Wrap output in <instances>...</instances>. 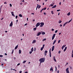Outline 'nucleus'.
I'll return each mask as SVG.
<instances>
[{
    "mask_svg": "<svg viewBox=\"0 0 73 73\" xmlns=\"http://www.w3.org/2000/svg\"><path fill=\"white\" fill-rule=\"evenodd\" d=\"M45 60V58H40V59L39 60V61L40 62V65H41V64L42 62L43 63L44 62Z\"/></svg>",
    "mask_w": 73,
    "mask_h": 73,
    "instance_id": "1",
    "label": "nucleus"
},
{
    "mask_svg": "<svg viewBox=\"0 0 73 73\" xmlns=\"http://www.w3.org/2000/svg\"><path fill=\"white\" fill-rule=\"evenodd\" d=\"M40 24L41 25H40V27H42L44 25V23L43 22H41L40 23Z\"/></svg>",
    "mask_w": 73,
    "mask_h": 73,
    "instance_id": "2",
    "label": "nucleus"
},
{
    "mask_svg": "<svg viewBox=\"0 0 73 73\" xmlns=\"http://www.w3.org/2000/svg\"><path fill=\"white\" fill-rule=\"evenodd\" d=\"M40 23L39 22L37 23L36 25V27H38V26H40Z\"/></svg>",
    "mask_w": 73,
    "mask_h": 73,
    "instance_id": "3",
    "label": "nucleus"
},
{
    "mask_svg": "<svg viewBox=\"0 0 73 73\" xmlns=\"http://www.w3.org/2000/svg\"><path fill=\"white\" fill-rule=\"evenodd\" d=\"M66 71L67 73H70L69 71V68H68L66 69Z\"/></svg>",
    "mask_w": 73,
    "mask_h": 73,
    "instance_id": "4",
    "label": "nucleus"
},
{
    "mask_svg": "<svg viewBox=\"0 0 73 73\" xmlns=\"http://www.w3.org/2000/svg\"><path fill=\"white\" fill-rule=\"evenodd\" d=\"M56 36V34H54L52 36V40H53L54 38V37H55V36Z\"/></svg>",
    "mask_w": 73,
    "mask_h": 73,
    "instance_id": "5",
    "label": "nucleus"
},
{
    "mask_svg": "<svg viewBox=\"0 0 73 73\" xmlns=\"http://www.w3.org/2000/svg\"><path fill=\"white\" fill-rule=\"evenodd\" d=\"M41 34V33L39 32L37 34L36 36H38L40 35Z\"/></svg>",
    "mask_w": 73,
    "mask_h": 73,
    "instance_id": "6",
    "label": "nucleus"
},
{
    "mask_svg": "<svg viewBox=\"0 0 73 73\" xmlns=\"http://www.w3.org/2000/svg\"><path fill=\"white\" fill-rule=\"evenodd\" d=\"M54 46H53L52 48V51H53L54 50Z\"/></svg>",
    "mask_w": 73,
    "mask_h": 73,
    "instance_id": "7",
    "label": "nucleus"
},
{
    "mask_svg": "<svg viewBox=\"0 0 73 73\" xmlns=\"http://www.w3.org/2000/svg\"><path fill=\"white\" fill-rule=\"evenodd\" d=\"M9 25H10V27H12V26L13 25V22H12V21H11Z\"/></svg>",
    "mask_w": 73,
    "mask_h": 73,
    "instance_id": "8",
    "label": "nucleus"
},
{
    "mask_svg": "<svg viewBox=\"0 0 73 73\" xmlns=\"http://www.w3.org/2000/svg\"><path fill=\"white\" fill-rule=\"evenodd\" d=\"M52 70V72L53 71V67H51L50 68V71H51Z\"/></svg>",
    "mask_w": 73,
    "mask_h": 73,
    "instance_id": "9",
    "label": "nucleus"
},
{
    "mask_svg": "<svg viewBox=\"0 0 73 73\" xmlns=\"http://www.w3.org/2000/svg\"><path fill=\"white\" fill-rule=\"evenodd\" d=\"M66 46V45L63 46L62 47V50L64 49V48H65V47Z\"/></svg>",
    "mask_w": 73,
    "mask_h": 73,
    "instance_id": "10",
    "label": "nucleus"
},
{
    "mask_svg": "<svg viewBox=\"0 0 73 73\" xmlns=\"http://www.w3.org/2000/svg\"><path fill=\"white\" fill-rule=\"evenodd\" d=\"M53 59L54 60V61L55 62H57V61H56V59H55V56H53Z\"/></svg>",
    "mask_w": 73,
    "mask_h": 73,
    "instance_id": "11",
    "label": "nucleus"
},
{
    "mask_svg": "<svg viewBox=\"0 0 73 73\" xmlns=\"http://www.w3.org/2000/svg\"><path fill=\"white\" fill-rule=\"evenodd\" d=\"M11 14H12V16H13V17H15V16L14 15V13H13V12H11Z\"/></svg>",
    "mask_w": 73,
    "mask_h": 73,
    "instance_id": "12",
    "label": "nucleus"
},
{
    "mask_svg": "<svg viewBox=\"0 0 73 73\" xmlns=\"http://www.w3.org/2000/svg\"><path fill=\"white\" fill-rule=\"evenodd\" d=\"M36 40H33V41L32 42V43H36Z\"/></svg>",
    "mask_w": 73,
    "mask_h": 73,
    "instance_id": "13",
    "label": "nucleus"
},
{
    "mask_svg": "<svg viewBox=\"0 0 73 73\" xmlns=\"http://www.w3.org/2000/svg\"><path fill=\"white\" fill-rule=\"evenodd\" d=\"M67 49V47H66L64 48V52H65L66 51V49Z\"/></svg>",
    "mask_w": 73,
    "mask_h": 73,
    "instance_id": "14",
    "label": "nucleus"
},
{
    "mask_svg": "<svg viewBox=\"0 0 73 73\" xmlns=\"http://www.w3.org/2000/svg\"><path fill=\"white\" fill-rule=\"evenodd\" d=\"M18 48V45H17V46H16L15 48V49H17V48Z\"/></svg>",
    "mask_w": 73,
    "mask_h": 73,
    "instance_id": "15",
    "label": "nucleus"
},
{
    "mask_svg": "<svg viewBox=\"0 0 73 73\" xmlns=\"http://www.w3.org/2000/svg\"><path fill=\"white\" fill-rule=\"evenodd\" d=\"M56 40H55L54 41L53 43V44L54 45V44L56 43Z\"/></svg>",
    "mask_w": 73,
    "mask_h": 73,
    "instance_id": "16",
    "label": "nucleus"
},
{
    "mask_svg": "<svg viewBox=\"0 0 73 73\" xmlns=\"http://www.w3.org/2000/svg\"><path fill=\"white\" fill-rule=\"evenodd\" d=\"M45 32H42V35H45Z\"/></svg>",
    "mask_w": 73,
    "mask_h": 73,
    "instance_id": "17",
    "label": "nucleus"
},
{
    "mask_svg": "<svg viewBox=\"0 0 73 73\" xmlns=\"http://www.w3.org/2000/svg\"><path fill=\"white\" fill-rule=\"evenodd\" d=\"M57 7V6L56 5H55L54 6L52 7V8H56Z\"/></svg>",
    "mask_w": 73,
    "mask_h": 73,
    "instance_id": "18",
    "label": "nucleus"
},
{
    "mask_svg": "<svg viewBox=\"0 0 73 73\" xmlns=\"http://www.w3.org/2000/svg\"><path fill=\"white\" fill-rule=\"evenodd\" d=\"M36 29H37V28H36V27H35V28H33L34 31H36Z\"/></svg>",
    "mask_w": 73,
    "mask_h": 73,
    "instance_id": "19",
    "label": "nucleus"
},
{
    "mask_svg": "<svg viewBox=\"0 0 73 73\" xmlns=\"http://www.w3.org/2000/svg\"><path fill=\"white\" fill-rule=\"evenodd\" d=\"M31 51L32 52H33V50H33V47H32V48L31 49Z\"/></svg>",
    "mask_w": 73,
    "mask_h": 73,
    "instance_id": "20",
    "label": "nucleus"
},
{
    "mask_svg": "<svg viewBox=\"0 0 73 73\" xmlns=\"http://www.w3.org/2000/svg\"><path fill=\"white\" fill-rule=\"evenodd\" d=\"M21 51L20 50H19V54H21Z\"/></svg>",
    "mask_w": 73,
    "mask_h": 73,
    "instance_id": "21",
    "label": "nucleus"
},
{
    "mask_svg": "<svg viewBox=\"0 0 73 73\" xmlns=\"http://www.w3.org/2000/svg\"><path fill=\"white\" fill-rule=\"evenodd\" d=\"M19 17H22V15H21V14H20L19 15Z\"/></svg>",
    "mask_w": 73,
    "mask_h": 73,
    "instance_id": "22",
    "label": "nucleus"
},
{
    "mask_svg": "<svg viewBox=\"0 0 73 73\" xmlns=\"http://www.w3.org/2000/svg\"><path fill=\"white\" fill-rule=\"evenodd\" d=\"M40 8H41V5H39L38 7V9H40Z\"/></svg>",
    "mask_w": 73,
    "mask_h": 73,
    "instance_id": "23",
    "label": "nucleus"
},
{
    "mask_svg": "<svg viewBox=\"0 0 73 73\" xmlns=\"http://www.w3.org/2000/svg\"><path fill=\"white\" fill-rule=\"evenodd\" d=\"M27 60H24V61H23V64H25V62H27Z\"/></svg>",
    "mask_w": 73,
    "mask_h": 73,
    "instance_id": "24",
    "label": "nucleus"
},
{
    "mask_svg": "<svg viewBox=\"0 0 73 73\" xmlns=\"http://www.w3.org/2000/svg\"><path fill=\"white\" fill-rule=\"evenodd\" d=\"M62 23V21L60 20L59 21V24H60V23Z\"/></svg>",
    "mask_w": 73,
    "mask_h": 73,
    "instance_id": "25",
    "label": "nucleus"
},
{
    "mask_svg": "<svg viewBox=\"0 0 73 73\" xmlns=\"http://www.w3.org/2000/svg\"><path fill=\"white\" fill-rule=\"evenodd\" d=\"M70 12L68 13L67 14L68 16H70Z\"/></svg>",
    "mask_w": 73,
    "mask_h": 73,
    "instance_id": "26",
    "label": "nucleus"
},
{
    "mask_svg": "<svg viewBox=\"0 0 73 73\" xmlns=\"http://www.w3.org/2000/svg\"><path fill=\"white\" fill-rule=\"evenodd\" d=\"M72 19H71L68 22V23H70V22H71L72 21Z\"/></svg>",
    "mask_w": 73,
    "mask_h": 73,
    "instance_id": "27",
    "label": "nucleus"
},
{
    "mask_svg": "<svg viewBox=\"0 0 73 73\" xmlns=\"http://www.w3.org/2000/svg\"><path fill=\"white\" fill-rule=\"evenodd\" d=\"M46 40V38H44L42 40V41H45Z\"/></svg>",
    "mask_w": 73,
    "mask_h": 73,
    "instance_id": "28",
    "label": "nucleus"
},
{
    "mask_svg": "<svg viewBox=\"0 0 73 73\" xmlns=\"http://www.w3.org/2000/svg\"><path fill=\"white\" fill-rule=\"evenodd\" d=\"M48 53V51L47 50H45L44 51V53Z\"/></svg>",
    "mask_w": 73,
    "mask_h": 73,
    "instance_id": "29",
    "label": "nucleus"
},
{
    "mask_svg": "<svg viewBox=\"0 0 73 73\" xmlns=\"http://www.w3.org/2000/svg\"><path fill=\"white\" fill-rule=\"evenodd\" d=\"M49 56H50V57H51L52 55H51V53L50 52L49 53Z\"/></svg>",
    "mask_w": 73,
    "mask_h": 73,
    "instance_id": "30",
    "label": "nucleus"
},
{
    "mask_svg": "<svg viewBox=\"0 0 73 73\" xmlns=\"http://www.w3.org/2000/svg\"><path fill=\"white\" fill-rule=\"evenodd\" d=\"M43 9V10H46V7H45Z\"/></svg>",
    "mask_w": 73,
    "mask_h": 73,
    "instance_id": "31",
    "label": "nucleus"
},
{
    "mask_svg": "<svg viewBox=\"0 0 73 73\" xmlns=\"http://www.w3.org/2000/svg\"><path fill=\"white\" fill-rule=\"evenodd\" d=\"M68 23H69V22H66L64 24L66 25L68 24Z\"/></svg>",
    "mask_w": 73,
    "mask_h": 73,
    "instance_id": "32",
    "label": "nucleus"
},
{
    "mask_svg": "<svg viewBox=\"0 0 73 73\" xmlns=\"http://www.w3.org/2000/svg\"><path fill=\"white\" fill-rule=\"evenodd\" d=\"M51 13H52V15H53V14H54V13H53V11H51Z\"/></svg>",
    "mask_w": 73,
    "mask_h": 73,
    "instance_id": "33",
    "label": "nucleus"
},
{
    "mask_svg": "<svg viewBox=\"0 0 73 73\" xmlns=\"http://www.w3.org/2000/svg\"><path fill=\"white\" fill-rule=\"evenodd\" d=\"M32 52L33 51H30L29 52L30 54H32Z\"/></svg>",
    "mask_w": 73,
    "mask_h": 73,
    "instance_id": "34",
    "label": "nucleus"
},
{
    "mask_svg": "<svg viewBox=\"0 0 73 73\" xmlns=\"http://www.w3.org/2000/svg\"><path fill=\"white\" fill-rule=\"evenodd\" d=\"M43 48V47H41V49H40V50H43V48Z\"/></svg>",
    "mask_w": 73,
    "mask_h": 73,
    "instance_id": "35",
    "label": "nucleus"
},
{
    "mask_svg": "<svg viewBox=\"0 0 73 73\" xmlns=\"http://www.w3.org/2000/svg\"><path fill=\"white\" fill-rule=\"evenodd\" d=\"M44 46H45V44H44L43 46H42V48H44Z\"/></svg>",
    "mask_w": 73,
    "mask_h": 73,
    "instance_id": "36",
    "label": "nucleus"
},
{
    "mask_svg": "<svg viewBox=\"0 0 73 73\" xmlns=\"http://www.w3.org/2000/svg\"><path fill=\"white\" fill-rule=\"evenodd\" d=\"M42 11H43V9H42L40 11V13H42Z\"/></svg>",
    "mask_w": 73,
    "mask_h": 73,
    "instance_id": "37",
    "label": "nucleus"
},
{
    "mask_svg": "<svg viewBox=\"0 0 73 73\" xmlns=\"http://www.w3.org/2000/svg\"><path fill=\"white\" fill-rule=\"evenodd\" d=\"M14 51V50H13L12 52H11V54H13V51Z\"/></svg>",
    "mask_w": 73,
    "mask_h": 73,
    "instance_id": "38",
    "label": "nucleus"
},
{
    "mask_svg": "<svg viewBox=\"0 0 73 73\" xmlns=\"http://www.w3.org/2000/svg\"><path fill=\"white\" fill-rule=\"evenodd\" d=\"M17 17H18L17 16V15L15 17L16 19H17Z\"/></svg>",
    "mask_w": 73,
    "mask_h": 73,
    "instance_id": "39",
    "label": "nucleus"
},
{
    "mask_svg": "<svg viewBox=\"0 0 73 73\" xmlns=\"http://www.w3.org/2000/svg\"><path fill=\"white\" fill-rule=\"evenodd\" d=\"M61 53V51H59L58 52V53L59 54H60V53Z\"/></svg>",
    "mask_w": 73,
    "mask_h": 73,
    "instance_id": "40",
    "label": "nucleus"
},
{
    "mask_svg": "<svg viewBox=\"0 0 73 73\" xmlns=\"http://www.w3.org/2000/svg\"><path fill=\"white\" fill-rule=\"evenodd\" d=\"M0 57H3V56L2 55H0Z\"/></svg>",
    "mask_w": 73,
    "mask_h": 73,
    "instance_id": "41",
    "label": "nucleus"
},
{
    "mask_svg": "<svg viewBox=\"0 0 73 73\" xmlns=\"http://www.w3.org/2000/svg\"><path fill=\"white\" fill-rule=\"evenodd\" d=\"M57 32H58V31H57V30H56V31H55V33H57Z\"/></svg>",
    "mask_w": 73,
    "mask_h": 73,
    "instance_id": "42",
    "label": "nucleus"
},
{
    "mask_svg": "<svg viewBox=\"0 0 73 73\" xmlns=\"http://www.w3.org/2000/svg\"><path fill=\"white\" fill-rule=\"evenodd\" d=\"M61 11V10L59 9V10H57V12H58V11Z\"/></svg>",
    "mask_w": 73,
    "mask_h": 73,
    "instance_id": "43",
    "label": "nucleus"
},
{
    "mask_svg": "<svg viewBox=\"0 0 73 73\" xmlns=\"http://www.w3.org/2000/svg\"><path fill=\"white\" fill-rule=\"evenodd\" d=\"M10 7H11L12 6V4H10Z\"/></svg>",
    "mask_w": 73,
    "mask_h": 73,
    "instance_id": "44",
    "label": "nucleus"
},
{
    "mask_svg": "<svg viewBox=\"0 0 73 73\" xmlns=\"http://www.w3.org/2000/svg\"><path fill=\"white\" fill-rule=\"evenodd\" d=\"M28 25V23H26V24H25V26L26 25Z\"/></svg>",
    "mask_w": 73,
    "mask_h": 73,
    "instance_id": "45",
    "label": "nucleus"
},
{
    "mask_svg": "<svg viewBox=\"0 0 73 73\" xmlns=\"http://www.w3.org/2000/svg\"><path fill=\"white\" fill-rule=\"evenodd\" d=\"M36 48H34V51H36Z\"/></svg>",
    "mask_w": 73,
    "mask_h": 73,
    "instance_id": "46",
    "label": "nucleus"
},
{
    "mask_svg": "<svg viewBox=\"0 0 73 73\" xmlns=\"http://www.w3.org/2000/svg\"><path fill=\"white\" fill-rule=\"evenodd\" d=\"M60 40H59L58 41V43H60Z\"/></svg>",
    "mask_w": 73,
    "mask_h": 73,
    "instance_id": "47",
    "label": "nucleus"
},
{
    "mask_svg": "<svg viewBox=\"0 0 73 73\" xmlns=\"http://www.w3.org/2000/svg\"><path fill=\"white\" fill-rule=\"evenodd\" d=\"M49 53H51V50H50H50H49Z\"/></svg>",
    "mask_w": 73,
    "mask_h": 73,
    "instance_id": "48",
    "label": "nucleus"
},
{
    "mask_svg": "<svg viewBox=\"0 0 73 73\" xmlns=\"http://www.w3.org/2000/svg\"><path fill=\"white\" fill-rule=\"evenodd\" d=\"M50 6H51V7H53V4H51L50 5Z\"/></svg>",
    "mask_w": 73,
    "mask_h": 73,
    "instance_id": "49",
    "label": "nucleus"
},
{
    "mask_svg": "<svg viewBox=\"0 0 73 73\" xmlns=\"http://www.w3.org/2000/svg\"><path fill=\"white\" fill-rule=\"evenodd\" d=\"M72 57H73V54H72Z\"/></svg>",
    "mask_w": 73,
    "mask_h": 73,
    "instance_id": "50",
    "label": "nucleus"
},
{
    "mask_svg": "<svg viewBox=\"0 0 73 73\" xmlns=\"http://www.w3.org/2000/svg\"><path fill=\"white\" fill-rule=\"evenodd\" d=\"M4 4H7V2H5L4 3Z\"/></svg>",
    "mask_w": 73,
    "mask_h": 73,
    "instance_id": "51",
    "label": "nucleus"
},
{
    "mask_svg": "<svg viewBox=\"0 0 73 73\" xmlns=\"http://www.w3.org/2000/svg\"><path fill=\"white\" fill-rule=\"evenodd\" d=\"M59 5H61V2H60L59 3Z\"/></svg>",
    "mask_w": 73,
    "mask_h": 73,
    "instance_id": "52",
    "label": "nucleus"
},
{
    "mask_svg": "<svg viewBox=\"0 0 73 73\" xmlns=\"http://www.w3.org/2000/svg\"><path fill=\"white\" fill-rule=\"evenodd\" d=\"M20 65V63H19L17 64V65L19 66V65Z\"/></svg>",
    "mask_w": 73,
    "mask_h": 73,
    "instance_id": "53",
    "label": "nucleus"
},
{
    "mask_svg": "<svg viewBox=\"0 0 73 73\" xmlns=\"http://www.w3.org/2000/svg\"><path fill=\"white\" fill-rule=\"evenodd\" d=\"M44 15H46V13H44Z\"/></svg>",
    "mask_w": 73,
    "mask_h": 73,
    "instance_id": "54",
    "label": "nucleus"
},
{
    "mask_svg": "<svg viewBox=\"0 0 73 73\" xmlns=\"http://www.w3.org/2000/svg\"><path fill=\"white\" fill-rule=\"evenodd\" d=\"M52 31H54V29H52Z\"/></svg>",
    "mask_w": 73,
    "mask_h": 73,
    "instance_id": "55",
    "label": "nucleus"
},
{
    "mask_svg": "<svg viewBox=\"0 0 73 73\" xmlns=\"http://www.w3.org/2000/svg\"><path fill=\"white\" fill-rule=\"evenodd\" d=\"M66 25L65 23H64V24L63 27H64V26H65V25Z\"/></svg>",
    "mask_w": 73,
    "mask_h": 73,
    "instance_id": "56",
    "label": "nucleus"
},
{
    "mask_svg": "<svg viewBox=\"0 0 73 73\" xmlns=\"http://www.w3.org/2000/svg\"><path fill=\"white\" fill-rule=\"evenodd\" d=\"M57 73H59V70H58L57 72Z\"/></svg>",
    "mask_w": 73,
    "mask_h": 73,
    "instance_id": "57",
    "label": "nucleus"
},
{
    "mask_svg": "<svg viewBox=\"0 0 73 73\" xmlns=\"http://www.w3.org/2000/svg\"><path fill=\"white\" fill-rule=\"evenodd\" d=\"M46 53H44V55L46 56Z\"/></svg>",
    "mask_w": 73,
    "mask_h": 73,
    "instance_id": "58",
    "label": "nucleus"
},
{
    "mask_svg": "<svg viewBox=\"0 0 73 73\" xmlns=\"http://www.w3.org/2000/svg\"><path fill=\"white\" fill-rule=\"evenodd\" d=\"M22 72V71H20L19 72V73H21Z\"/></svg>",
    "mask_w": 73,
    "mask_h": 73,
    "instance_id": "59",
    "label": "nucleus"
},
{
    "mask_svg": "<svg viewBox=\"0 0 73 73\" xmlns=\"http://www.w3.org/2000/svg\"><path fill=\"white\" fill-rule=\"evenodd\" d=\"M3 19H4V18H2V19H1V20H3Z\"/></svg>",
    "mask_w": 73,
    "mask_h": 73,
    "instance_id": "60",
    "label": "nucleus"
},
{
    "mask_svg": "<svg viewBox=\"0 0 73 73\" xmlns=\"http://www.w3.org/2000/svg\"><path fill=\"white\" fill-rule=\"evenodd\" d=\"M31 14L32 15H35V13H32Z\"/></svg>",
    "mask_w": 73,
    "mask_h": 73,
    "instance_id": "61",
    "label": "nucleus"
},
{
    "mask_svg": "<svg viewBox=\"0 0 73 73\" xmlns=\"http://www.w3.org/2000/svg\"><path fill=\"white\" fill-rule=\"evenodd\" d=\"M72 54H73V50L72 51Z\"/></svg>",
    "mask_w": 73,
    "mask_h": 73,
    "instance_id": "62",
    "label": "nucleus"
},
{
    "mask_svg": "<svg viewBox=\"0 0 73 73\" xmlns=\"http://www.w3.org/2000/svg\"><path fill=\"white\" fill-rule=\"evenodd\" d=\"M3 66V64H2V66Z\"/></svg>",
    "mask_w": 73,
    "mask_h": 73,
    "instance_id": "63",
    "label": "nucleus"
},
{
    "mask_svg": "<svg viewBox=\"0 0 73 73\" xmlns=\"http://www.w3.org/2000/svg\"><path fill=\"white\" fill-rule=\"evenodd\" d=\"M60 27H62V25H60Z\"/></svg>",
    "mask_w": 73,
    "mask_h": 73,
    "instance_id": "64",
    "label": "nucleus"
}]
</instances>
